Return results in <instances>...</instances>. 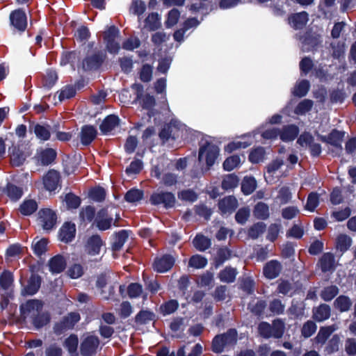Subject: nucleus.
Wrapping results in <instances>:
<instances>
[{
    "instance_id": "obj_1",
    "label": "nucleus",
    "mask_w": 356,
    "mask_h": 356,
    "mask_svg": "<svg viewBox=\"0 0 356 356\" xmlns=\"http://www.w3.org/2000/svg\"><path fill=\"white\" fill-rule=\"evenodd\" d=\"M285 330L284 321L280 318L273 321L272 325L266 321L261 322L258 325V332L264 339H280Z\"/></svg>"
},
{
    "instance_id": "obj_2",
    "label": "nucleus",
    "mask_w": 356,
    "mask_h": 356,
    "mask_svg": "<svg viewBox=\"0 0 356 356\" xmlns=\"http://www.w3.org/2000/svg\"><path fill=\"white\" fill-rule=\"evenodd\" d=\"M107 58V55L104 50H97L91 54H88L82 60V69L85 72L98 71Z\"/></svg>"
},
{
    "instance_id": "obj_3",
    "label": "nucleus",
    "mask_w": 356,
    "mask_h": 356,
    "mask_svg": "<svg viewBox=\"0 0 356 356\" xmlns=\"http://www.w3.org/2000/svg\"><path fill=\"white\" fill-rule=\"evenodd\" d=\"M149 201L152 205H162L165 209L175 207L177 202L174 193L164 191L152 193L149 197Z\"/></svg>"
},
{
    "instance_id": "obj_4",
    "label": "nucleus",
    "mask_w": 356,
    "mask_h": 356,
    "mask_svg": "<svg viewBox=\"0 0 356 356\" xmlns=\"http://www.w3.org/2000/svg\"><path fill=\"white\" fill-rule=\"evenodd\" d=\"M80 320L81 316L79 312H71L58 322L55 323L53 327L54 332L56 335H60L69 330H72Z\"/></svg>"
},
{
    "instance_id": "obj_5",
    "label": "nucleus",
    "mask_w": 356,
    "mask_h": 356,
    "mask_svg": "<svg viewBox=\"0 0 356 356\" xmlns=\"http://www.w3.org/2000/svg\"><path fill=\"white\" fill-rule=\"evenodd\" d=\"M219 154L218 147L209 141H206L204 145H201L198 152V160L201 162L204 159L206 164L209 168L211 167Z\"/></svg>"
},
{
    "instance_id": "obj_6",
    "label": "nucleus",
    "mask_w": 356,
    "mask_h": 356,
    "mask_svg": "<svg viewBox=\"0 0 356 356\" xmlns=\"http://www.w3.org/2000/svg\"><path fill=\"white\" fill-rule=\"evenodd\" d=\"M38 220L42 229L47 232L51 231L57 222L56 213L49 208H44L38 213Z\"/></svg>"
},
{
    "instance_id": "obj_7",
    "label": "nucleus",
    "mask_w": 356,
    "mask_h": 356,
    "mask_svg": "<svg viewBox=\"0 0 356 356\" xmlns=\"http://www.w3.org/2000/svg\"><path fill=\"white\" fill-rule=\"evenodd\" d=\"M43 308V302L38 299H31L26 300L19 306V312L23 318H29L30 319L41 312Z\"/></svg>"
},
{
    "instance_id": "obj_8",
    "label": "nucleus",
    "mask_w": 356,
    "mask_h": 356,
    "mask_svg": "<svg viewBox=\"0 0 356 356\" xmlns=\"http://www.w3.org/2000/svg\"><path fill=\"white\" fill-rule=\"evenodd\" d=\"M345 136V131L333 129L327 136H321V140L329 144L337 149V154L340 155L342 153V142Z\"/></svg>"
},
{
    "instance_id": "obj_9",
    "label": "nucleus",
    "mask_w": 356,
    "mask_h": 356,
    "mask_svg": "<svg viewBox=\"0 0 356 356\" xmlns=\"http://www.w3.org/2000/svg\"><path fill=\"white\" fill-rule=\"evenodd\" d=\"M299 40L302 44L303 51H312L316 50L321 44V35L311 30L307 31Z\"/></svg>"
},
{
    "instance_id": "obj_10",
    "label": "nucleus",
    "mask_w": 356,
    "mask_h": 356,
    "mask_svg": "<svg viewBox=\"0 0 356 356\" xmlns=\"http://www.w3.org/2000/svg\"><path fill=\"white\" fill-rule=\"evenodd\" d=\"M10 161L12 166L19 167L24 164L28 156L22 145H13L8 148Z\"/></svg>"
},
{
    "instance_id": "obj_11",
    "label": "nucleus",
    "mask_w": 356,
    "mask_h": 356,
    "mask_svg": "<svg viewBox=\"0 0 356 356\" xmlns=\"http://www.w3.org/2000/svg\"><path fill=\"white\" fill-rule=\"evenodd\" d=\"M175 263V258L169 254H165L161 257L154 259L152 267L154 271L163 273L170 270Z\"/></svg>"
},
{
    "instance_id": "obj_12",
    "label": "nucleus",
    "mask_w": 356,
    "mask_h": 356,
    "mask_svg": "<svg viewBox=\"0 0 356 356\" xmlns=\"http://www.w3.org/2000/svg\"><path fill=\"white\" fill-rule=\"evenodd\" d=\"M10 24L19 33L24 32L27 27L26 14L22 8L12 11L10 14Z\"/></svg>"
},
{
    "instance_id": "obj_13",
    "label": "nucleus",
    "mask_w": 356,
    "mask_h": 356,
    "mask_svg": "<svg viewBox=\"0 0 356 356\" xmlns=\"http://www.w3.org/2000/svg\"><path fill=\"white\" fill-rule=\"evenodd\" d=\"M99 345V339L97 336L89 335L81 343L80 353L82 356H92Z\"/></svg>"
},
{
    "instance_id": "obj_14",
    "label": "nucleus",
    "mask_w": 356,
    "mask_h": 356,
    "mask_svg": "<svg viewBox=\"0 0 356 356\" xmlns=\"http://www.w3.org/2000/svg\"><path fill=\"white\" fill-rule=\"evenodd\" d=\"M238 207V200L234 195L225 196L219 200L218 202L219 213L222 216L232 214L236 210Z\"/></svg>"
},
{
    "instance_id": "obj_15",
    "label": "nucleus",
    "mask_w": 356,
    "mask_h": 356,
    "mask_svg": "<svg viewBox=\"0 0 356 356\" xmlns=\"http://www.w3.org/2000/svg\"><path fill=\"white\" fill-rule=\"evenodd\" d=\"M113 220V218L108 216V209L102 208L97 213L94 224L99 230L106 231L111 227Z\"/></svg>"
},
{
    "instance_id": "obj_16",
    "label": "nucleus",
    "mask_w": 356,
    "mask_h": 356,
    "mask_svg": "<svg viewBox=\"0 0 356 356\" xmlns=\"http://www.w3.org/2000/svg\"><path fill=\"white\" fill-rule=\"evenodd\" d=\"M104 242L101 236L96 234L89 236L86 241L84 248L86 253L91 256H95L100 253L101 248Z\"/></svg>"
},
{
    "instance_id": "obj_17",
    "label": "nucleus",
    "mask_w": 356,
    "mask_h": 356,
    "mask_svg": "<svg viewBox=\"0 0 356 356\" xmlns=\"http://www.w3.org/2000/svg\"><path fill=\"white\" fill-rule=\"evenodd\" d=\"M282 270V264L276 259H272L264 264L263 275L268 280H273L280 275Z\"/></svg>"
},
{
    "instance_id": "obj_18",
    "label": "nucleus",
    "mask_w": 356,
    "mask_h": 356,
    "mask_svg": "<svg viewBox=\"0 0 356 356\" xmlns=\"http://www.w3.org/2000/svg\"><path fill=\"white\" fill-rule=\"evenodd\" d=\"M60 173L55 170H49L43 177L44 187L50 192L54 191L59 186Z\"/></svg>"
},
{
    "instance_id": "obj_19",
    "label": "nucleus",
    "mask_w": 356,
    "mask_h": 356,
    "mask_svg": "<svg viewBox=\"0 0 356 356\" xmlns=\"http://www.w3.org/2000/svg\"><path fill=\"white\" fill-rule=\"evenodd\" d=\"M76 235V226L71 222H65L58 232L59 239L65 243L72 241Z\"/></svg>"
},
{
    "instance_id": "obj_20",
    "label": "nucleus",
    "mask_w": 356,
    "mask_h": 356,
    "mask_svg": "<svg viewBox=\"0 0 356 356\" xmlns=\"http://www.w3.org/2000/svg\"><path fill=\"white\" fill-rule=\"evenodd\" d=\"M42 283L40 275L32 273L27 282L26 286L22 289L23 296H33L39 291Z\"/></svg>"
},
{
    "instance_id": "obj_21",
    "label": "nucleus",
    "mask_w": 356,
    "mask_h": 356,
    "mask_svg": "<svg viewBox=\"0 0 356 356\" xmlns=\"http://www.w3.org/2000/svg\"><path fill=\"white\" fill-rule=\"evenodd\" d=\"M120 120L115 114H110L105 117L99 125L101 132L107 135L120 125Z\"/></svg>"
},
{
    "instance_id": "obj_22",
    "label": "nucleus",
    "mask_w": 356,
    "mask_h": 356,
    "mask_svg": "<svg viewBox=\"0 0 356 356\" xmlns=\"http://www.w3.org/2000/svg\"><path fill=\"white\" fill-rule=\"evenodd\" d=\"M308 20V13L306 11L292 14L288 18L289 24L295 30L302 29Z\"/></svg>"
},
{
    "instance_id": "obj_23",
    "label": "nucleus",
    "mask_w": 356,
    "mask_h": 356,
    "mask_svg": "<svg viewBox=\"0 0 356 356\" xmlns=\"http://www.w3.org/2000/svg\"><path fill=\"white\" fill-rule=\"evenodd\" d=\"M97 134V129L92 125H83L80 133V139L82 145L88 146L95 139Z\"/></svg>"
},
{
    "instance_id": "obj_24",
    "label": "nucleus",
    "mask_w": 356,
    "mask_h": 356,
    "mask_svg": "<svg viewBox=\"0 0 356 356\" xmlns=\"http://www.w3.org/2000/svg\"><path fill=\"white\" fill-rule=\"evenodd\" d=\"M299 131V128L296 124L284 125L280 130V139L286 143L293 141L298 137Z\"/></svg>"
},
{
    "instance_id": "obj_25",
    "label": "nucleus",
    "mask_w": 356,
    "mask_h": 356,
    "mask_svg": "<svg viewBox=\"0 0 356 356\" xmlns=\"http://www.w3.org/2000/svg\"><path fill=\"white\" fill-rule=\"evenodd\" d=\"M331 308L325 303L320 304L312 309V318L317 322H323L330 317Z\"/></svg>"
},
{
    "instance_id": "obj_26",
    "label": "nucleus",
    "mask_w": 356,
    "mask_h": 356,
    "mask_svg": "<svg viewBox=\"0 0 356 356\" xmlns=\"http://www.w3.org/2000/svg\"><path fill=\"white\" fill-rule=\"evenodd\" d=\"M48 265L51 273L58 274L65 269L66 261L63 256L57 254L49 259Z\"/></svg>"
},
{
    "instance_id": "obj_27",
    "label": "nucleus",
    "mask_w": 356,
    "mask_h": 356,
    "mask_svg": "<svg viewBox=\"0 0 356 356\" xmlns=\"http://www.w3.org/2000/svg\"><path fill=\"white\" fill-rule=\"evenodd\" d=\"M156 314L149 309L140 310L134 318V321L137 325H147L151 321H156Z\"/></svg>"
},
{
    "instance_id": "obj_28",
    "label": "nucleus",
    "mask_w": 356,
    "mask_h": 356,
    "mask_svg": "<svg viewBox=\"0 0 356 356\" xmlns=\"http://www.w3.org/2000/svg\"><path fill=\"white\" fill-rule=\"evenodd\" d=\"M51 127L48 124H39L37 123L33 126V132L40 140L47 141L51 138Z\"/></svg>"
},
{
    "instance_id": "obj_29",
    "label": "nucleus",
    "mask_w": 356,
    "mask_h": 356,
    "mask_svg": "<svg viewBox=\"0 0 356 356\" xmlns=\"http://www.w3.org/2000/svg\"><path fill=\"white\" fill-rule=\"evenodd\" d=\"M51 321V315L48 312H39L36 315L31 318V323L33 327L39 330L47 325Z\"/></svg>"
},
{
    "instance_id": "obj_30",
    "label": "nucleus",
    "mask_w": 356,
    "mask_h": 356,
    "mask_svg": "<svg viewBox=\"0 0 356 356\" xmlns=\"http://www.w3.org/2000/svg\"><path fill=\"white\" fill-rule=\"evenodd\" d=\"M256 179L252 176H245L241 184V192L245 195L252 194L257 188Z\"/></svg>"
},
{
    "instance_id": "obj_31",
    "label": "nucleus",
    "mask_w": 356,
    "mask_h": 356,
    "mask_svg": "<svg viewBox=\"0 0 356 356\" xmlns=\"http://www.w3.org/2000/svg\"><path fill=\"white\" fill-rule=\"evenodd\" d=\"M335 330L336 327L334 325L321 327L317 335L314 338L316 343L321 345L325 344L327 339Z\"/></svg>"
},
{
    "instance_id": "obj_32",
    "label": "nucleus",
    "mask_w": 356,
    "mask_h": 356,
    "mask_svg": "<svg viewBox=\"0 0 356 356\" xmlns=\"http://www.w3.org/2000/svg\"><path fill=\"white\" fill-rule=\"evenodd\" d=\"M353 302L350 298L345 295H340L334 301V307L340 312H346L350 310Z\"/></svg>"
},
{
    "instance_id": "obj_33",
    "label": "nucleus",
    "mask_w": 356,
    "mask_h": 356,
    "mask_svg": "<svg viewBox=\"0 0 356 356\" xmlns=\"http://www.w3.org/2000/svg\"><path fill=\"white\" fill-rule=\"evenodd\" d=\"M334 257L331 252L324 253L318 261L320 268L323 273H326L334 268Z\"/></svg>"
},
{
    "instance_id": "obj_34",
    "label": "nucleus",
    "mask_w": 356,
    "mask_h": 356,
    "mask_svg": "<svg viewBox=\"0 0 356 356\" xmlns=\"http://www.w3.org/2000/svg\"><path fill=\"white\" fill-rule=\"evenodd\" d=\"M253 215L257 219L267 220L270 216L268 205L263 202H257L254 207Z\"/></svg>"
},
{
    "instance_id": "obj_35",
    "label": "nucleus",
    "mask_w": 356,
    "mask_h": 356,
    "mask_svg": "<svg viewBox=\"0 0 356 356\" xmlns=\"http://www.w3.org/2000/svg\"><path fill=\"white\" fill-rule=\"evenodd\" d=\"M95 208L93 206L88 205L82 207L79 211V219L81 222L89 223L92 220L95 221L96 217Z\"/></svg>"
},
{
    "instance_id": "obj_36",
    "label": "nucleus",
    "mask_w": 356,
    "mask_h": 356,
    "mask_svg": "<svg viewBox=\"0 0 356 356\" xmlns=\"http://www.w3.org/2000/svg\"><path fill=\"white\" fill-rule=\"evenodd\" d=\"M38 208L37 202L35 200H25L20 204L19 211L23 216H31L35 213Z\"/></svg>"
},
{
    "instance_id": "obj_37",
    "label": "nucleus",
    "mask_w": 356,
    "mask_h": 356,
    "mask_svg": "<svg viewBox=\"0 0 356 356\" xmlns=\"http://www.w3.org/2000/svg\"><path fill=\"white\" fill-rule=\"evenodd\" d=\"M5 194L12 200L17 201L23 195L22 188L8 182L4 189Z\"/></svg>"
},
{
    "instance_id": "obj_38",
    "label": "nucleus",
    "mask_w": 356,
    "mask_h": 356,
    "mask_svg": "<svg viewBox=\"0 0 356 356\" xmlns=\"http://www.w3.org/2000/svg\"><path fill=\"white\" fill-rule=\"evenodd\" d=\"M238 184L239 178L236 174H227L222 177L221 188L224 191H229L236 188Z\"/></svg>"
},
{
    "instance_id": "obj_39",
    "label": "nucleus",
    "mask_w": 356,
    "mask_h": 356,
    "mask_svg": "<svg viewBox=\"0 0 356 356\" xmlns=\"http://www.w3.org/2000/svg\"><path fill=\"white\" fill-rule=\"evenodd\" d=\"M48 243L49 240L46 238H42L40 239L35 238L31 245L33 253L38 257H41L47 251Z\"/></svg>"
},
{
    "instance_id": "obj_40",
    "label": "nucleus",
    "mask_w": 356,
    "mask_h": 356,
    "mask_svg": "<svg viewBox=\"0 0 356 356\" xmlns=\"http://www.w3.org/2000/svg\"><path fill=\"white\" fill-rule=\"evenodd\" d=\"M56 151L52 148H46L42 149L39 156V160L42 165H49L51 164L56 159Z\"/></svg>"
},
{
    "instance_id": "obj_41",
    "label": "nucleus",
    "mask_w": 356,
    "mask_h": 356,
    "mask_svg": "<svg viewBox=\"0 0 356 356\" xmlns=\"http://www.w3.org/2000/svg\"><path fill=\"white\" fill-rule=\"evenodd\" d=\"M236 275L237 270L236 268L226 266L223 270H220L218 277L222 282L232 283L235 281Z\"/></svg>"
},
{
    "instance_id": "obj_42",
    "label": "nucleus",
    "mask_w": 356,
    "mask_h": 356,
    "mask_svg": "<svg viewBox=\"0 0 356 356\" xmlns=\"http://www.w3.org/2000/svg\"><path fill=\"white\" fill-rule=\"evenodd\" d=\"M128 237L129 233L127 230L122 229L115 233V239L112 243V250L116 252L120 251L128 239Z\"/></svg>"
},
{
    "instance_id": "obj_43",
    "label": "nucleus",
    "mask_w": 356,
    "mask_h": 356,
    "mask_svg": "<svg viewBox=\"0 0 356 356\" xmlns=\"http://www.w3.org/2000/svg\"><path fill=\"white\" fill-rule=\"evenodd\" d=\"M232 256V251L227 246H223L218 249L216 255L214 258L216 267H218L229 259Z\"/></svg>"
},
{
    "instance_id": "obj_44",
    "label": "nucleus",
    "mask_w": 356,
    "mask_h": 356,
    "mask_svg": "<svg viewBox=\"0 0 356 356\" xmlns=\"http://www.w3.org/2000/svg\"><path fill=\"white\" fill-rule=\"evenodd\" d=\"M194 247L200 252H204L211 245V239L203 234H197L193 241Z\"/></svg>"
},
{
    "instance_id": "obj_45",
    "label": "nucleus",
    "mask_w": 356,
    "mask_h": 356,
    "mask_svg": "<svg viewBox=\"0 0 356 356\" xmlns=\"http://www.w3.org/2000/svg\"><path fill=\"white\" fill-rule=\"evenodd\" d=\"M352 245V238L345 234H339L336 238V248L341 253L346 252Z\"/></svg>"
},
{
    "instance_id": "obj_46",
    "label": "nucleus",
    "mask_w": 356,
    "mask_h": 356,
    "mask_svg": "<svg viewBox=\"0 0 356 356\" xmlns=\"http://www.w3.org/2000/svg\"><path fill=\"white\" fill-rule=\"evenodd\" d=\"M309 88V81L307 79H302L295 85L292 93L295 97L301 98L306 96Z\"/></svg>"
},
{
    "instance_id": "obj_47",
    "label": "nucleus",
    "mask_w": 356,
    "mask_h": 356,
    "mask_svg": "<svg viewBox=\"0 0 356 356\" xmlns=\"http://www.w3.org/2000/svg\"><path fill=\"white\" fill-rule=\"evenodd\" d=\"M57 72L51 69L48 70L44 75L42 81V86L47 89H51L58 81Z\"/></svg>"
},
{
    "instance_id": "obj_48",
    "label": "nucleus",
    "mask_w": 356,
    "mask_h": 356,
    "mask_svg": "<svg viewBox=\"0 0 356 356\" xmlns=\"http://www.w3.org/2000/svg\"><path fill=\"white\" fill-rule=\"evenodd\" d=\"M144 197V191L140 189L132 188L127 191L124 196V199L129 203H135L140 201Z\"/></svg>"
},
{
    "instance_id": "obj_49",
    "label": "nucleus",
    "mask_w": 356,
    "mask_h": 356,
    "mask_svg": "<svg viewBox=\"0 0 356 356\" xmlns=\"http://www.w3.org/2000/svg\"><path fill=\"white\" fill-rule=\"evenodd\" d=\"M227 346H234L238 341V332L235 328H229L226 332L219 334Z\"/></svg>"
},
{
    "instance_id": "obj_50",
    "label": "nucleus",
    "mask_w": 356,
    "mask_h": 356,
    "mask_svg": "<svg viewBox=\"0 0 356 356\" xmlns=\"http://www.w3.org/2000/svg\"><path fill=\"white\" fill-rule=\"evenodd\" d=\"M266 229V225L263 222H257L250 226L248 230V235L252 239H257Z\"/></svg>"
},
{
    "instance_id": "obj_51",
    "label": "nucleus",
    "mask_w": 356,
    "mask_h": 356,
    "mask_svg": "<svg viewBox=\"0 0 356 356\" xmlns=\"http://www.w3.org/2000/svg\"><path fill=\"white\" fill-rule=\"evenodd\" d=\"M179 302L177 300L172 299L163 302L160 306V313L163 316L170 315L177 310Z\"/></svg>"
},
{
    "instance_id": "obj_52",
    "label": "nucleus",
    "mask_w": 356,
    "mask_h": 356,
    "mask_svg": "<svg viewBox=\"0 0 356 356\" xmlns=\"http://www.w3.org/2000/svg\"><path fill=\"white\" fill-rule=\"evenodd\" d=\"M266 155L264 147L261 146L252 149L248 156V159L252 163H259L264 161Z\"/></svg>"
},
{
    "instance_id": "obj_53",
    "label": "nucleus",
    "mask_w": 356,
    "mask_h": 356,
    "mask_svg": "<svg viewBox=\"0 0 356 356\" xmlns=\"http://www.w3.org/2000/svg\"><path fill=\"white\" fill-rule=\"evenodd\" d=\"M77 57L78 53L76 51H63L60 55V65L61 66H65L67 64L74 65Z\"/></svg>"
},
{
    "instance_id": "obj_54",
    "label": "nucleus",
    "mask_w": 356,
    "mask_h": 356,
    "mask_svg": "<svg viewBox=\"0 0 356 356\" xmlns=\"http://www.w3.org/2000/svg\"><path fill=\"white\" fill-rule=\"evenodd\" d=\"M339 291V288L336 285H330L323 288L320 296L324 301L329 302L337 296Z\"/></svg>"
},
{
    "instance_id": "obj_55",
    "label": "nucleus",
    "mask_w": 356,
    "mask_h": 356,
    "mask_svg": "<svg viewBox=\"0 0 356 356\" xmlns=\"http://www.w3.org/2000/svg\"><path fill=\"white\" fill-rule=\"evenodd\" d=\"M106 196V190L102 186H95L89 191V197L94 201L102 202L104 201Z\"/></svg>"
},
{
    "instance_id": "obj_56",
    "label": "nucleus",
    "mask_w": 356,
    "mask_h": 356,
    "mask_svg": "<svg viewBox=\"0 0 356 356\" xmlns=\"http://www.w3.org/2000/svg\"><path fill=\"white\" fill-rule=\"evenodd\" d=\"M140 104L143 108L146 109L150 112L149 116L152 117L154 115L152 112L154 107L156 105V99L153 95L146 94L142 97Z\"/></svg>"
},
{
    "instance_id": "obj_57",
    "label": "nucleus",
    "mask_w": 356,
    "mask_h": 356,
    "mask_svg": "<svg viewBox=\"0 0 356 356\" xmlns=\"http://www.w3.org/2000/svg\"><path fill=\"white\" fill-rule=\"evenodd\" d=\"M65 202L68 209H76L81 203V199L73 193H68L65 196Z\"/></svg>"
},
{
    "instance_id": "obj_58",
    "label": "nucleus",
    "mask_w": 356,
    "mask_h": 356,
    "mask_svg": "<svg viewBox=\"0 0 356 356\" xmlns=\"http://www.w3.org/2000/svg\"><path fill=\"white\" fill-rule=\"evenodd\" d=\"M313 105L312 100L305 99L298 104L294 109V113L299 115H304L312 110Z\"/></svg>"
},
{
    "instance_id": "obj_59",
    "label": "nucleus",
    "mask_w": 356,
    "mask_h": 356,
    "mask_svg": "<svg viewBox=\"0 0 356 356\" xmlns=\"http://www.w3.org/2000/svg\"><path fill=\"white\" fill-rule=\"evenodd\" d=\"M13 281V274L8 270H4L0 275V286L4 290L8 289Z\"/></svg>"
},
{
    "instance_id": "obj_60",
    "label": "nucleus",
    "mask_w": 356,
    "mask_h": 356,
    "mask_svg": "<svg viewBox=\"0 0 356 356\" xmlns=\"http://www.w3.org/2000/svg\"><path fill=\"white\" fill-rule=\"evenodd\" d=\"M317 330V325L313 321H306L301 328V335L307 339L312 336Z\"/></svg>"
},
{
    "instance_id": "obj_61",
    "label": "nucleus",
    "mask_w": 356,
    "mask_h": 356,
    "mask_svg": "<svg viewBox=\"0 0 356 356\" xmlns=\"http://www.w3.org/2000/svg\"><path fill=\"white\" fill-rule=\"evenodd\" d=\"M250 216V209L248 207L240 208L235 214V220L239 225H244Z\"/></svg>"
},
{
    "instance_id": "obj_62",
    "label": "nucleus",
    "mask_w": 356,
    "mask_h": 356,
    "mask_svg": "<svg viewBox=\"0 0 356 356\" xmlns=\"http://www.w3.org/2000/svg\"><path fill=\"white\" fill-rule=\"evenodd\" d=\"M145 23L150 31H156L161 26L160 17L157 13H150L145 19Z\"/></svg>"
},
{
    "instance_id": "obj_63",
    "label": "nucleus",
    "mask_w": 356,
    "mask_h": 356,
    "mask_svg": "<svg viewBox=\"0 0 356 356\" xmlns=\"http://www.w3.org/2000/svg\"><path fill=\"white\" fill-rule=\"evenodd\" d=\"M127 293L131 299L139 298L143 293V286L137 282L130 283L127 288Z\"/></svg>"
},
{
    "instance_id": "obj_64",
    "label": "nucleus",
    "mask_w": 356,
    "mask_h": 356,
    "mask_svg": "<svg viewBox=\"0 0 356 356\" xmlns=\"http://www.w3.org/2000/svg\"><path fill=\"white\" fill-rule=\"evenodd\" d=\"M79 344V339L76 334H70L65 339L64 345L70 354L76 353Z\"/></svg>"
}]
</instances>
